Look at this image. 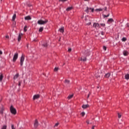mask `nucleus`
Returning <instances> with one entry per match:
<instances>
[{
	"label": "nucleus",
	"mask_w": 129,
	"mask_h": 129,
	"mask_svg": "<svg viewBox=\"0 0 129 129\" xmlns=\"http://www.w3.org/2000/svg\"><path fill=\"white\" fill-rule=\"evenodd\" d=\"M0 113L1 114H4V107H2L0 109Z\"/></svg>",
	"instance_id": "18"
},
{
	"label": "nucleus",
	"mask_w": 129,
	"mask_h": 129,
	"mask_svg": "<svg viewBox=\"0 0 129 129\" xmlns=\"http://www.w3.org/2000/svg\"><path fill=\"white\" fill-rule=\"evenodd\" d=\"M93 27L94 28H95V29H99V28H100L99 24L96 23H94Z\"/></svg>",
	"instance_id": "7"
},
{
	"label": "nucleus",
	"mask_w": 129,
	"mask_h": 129,
	"mask_svg": "<svg viewBox=\"0 0 129 129\" xmlns=\"http://www.w3.org/2000/svg\"><path fill=\"white\" fill-rule=\"evenodd\" d=\"M103 48L104 50V51H106V47L103 46Z\"/></svg>",
	"instance_id": "39"
},
{
	"label": "nucleus",
	"mask_w": 129,
	"mask_h": 129,
	"mask_svg": "<svg viewBox=\"0 0 129 129\" xmlns=\"http://www.w3.org/2000/svg\"><path fill=\"white\" fill-rule=\"evenodd\" d=\"M81 115L82 116H84V115H85V112H82L81 113Z\"/></svg>",
	"instance_id": "36"
},
{
	"label": "nucleus",
	"mask_w": 129,
	"mask_h": 129,
	"mask_svg": "<svg viewBox=\"0 0 129 129\" xmlns=\"http://www.w3.org/2000/svg\"><path fill=\"white\" fill-rule=\"evenodd\" d=\"M100 25L101 26V27H105V24L104 23H101Z\"/></svg>",
	"instance_id": "32"
},
{
	"label": "nucleus",
	"mask_w": 129,
	"mask_h": 129,
	"mask_svg": "<svg viewBox=\"0 0 129 129\" xmlns=\"http://www.w3.org/2000/svg\"><path fill=\"white\" fill-rule=\"evenodd\" d=\"M21 83H22V82H19L18 86L19 87L21 86Z\"/></svg>",
	"instance_id": "42"
},
{
	"label": "nucleus",
	"mask_w": 129,
	"mask_h": 129,
	"mask_svg": "<svg viewBox=\"0 0 129 129\" xmlns=\"http://www.w3.org/2000/svg\"><path fill=\"white\" fill-rule=\"evenodd\" d=\"M94 127H95V126H93L92 129H94Z\"/></svg>",
	"instance_id": "49"
},
{
	"label": "nucleus",
	"mask_w": 129,
	"mask_h": 129,
	"mask_svg": "<svg viewBox=\"0 0 129 129\" xmlns=\"http://www.w3.org/2000/svg\"><path fill=\"white\" fill-rule=\"evenodd\" d=\"M122 42H125V41H126V38L123 37L122 39Z\"/></svg>",
	"instance_id": "30"
},
{
	"label": "nucleus",
	"mask_w": 129,
	"mask_h": 129,
	"mask_svg": "<svg viewBox=\"0 0 129 129\" xmlns=\"http://www.w3.org/2000/svg\"><path fill=\"white\" fill-rule=\"evenodd\" d=\"M86 122H87V123L88 124H89V120H87V121H86Z\"/></svg>",
	"instance_id": "46"
},
{
	"label": "nucleus",
	"mask_w": 129,
	"mask_h": 129,
	"mask_svg": "<svg viewBox=\"0 0 129 129\" xmlns=\"http://www.w3.org/2000/svg\"><path fill=\"white\" fill-rule=\"evenodd\" d=\"M81 60L83 61L84 62H85V61H86V57H82L81 58Z\"/></svg>",
	"instance_id": "23"
},
{
	"label": "nucleus",
	"mask_w": 129,
	"mask_h": 129,
	"mask_svg": "<svg viewBox=\"0 0 129 129\" xmlns=\"http://www.w3.org/2000/svg\"><path fill=\"white\" fill-rule=\"evenodd\" d=\"M108 22H109V23H112L114 22V21L113 20V19H112V18H110L108 19Z\"/></svg>",
	"instance_id": "21"
},
{
	"label": "nucleus",
	"mask_w": 129,
	"mask_h": 129,
	"mask_svg": "<svg viewBox=\"0 0 129 129\" xmlns=\"http://www.w3.org/2000/svg\"><path fill=\"white\" fill-rule=\"evenodd\" d=\"M25 20H26V21H30L32 20V18H31V16H28L25 17Z\"/></svg>",
	"instance_id": "10"
},
{
	"label": "nucleus",
	"mask_w": 129,
	"mask_h": 129,
	"mask_svg": "<svg viewBox=\"0 0 129 129\" xmlns=\"http://www.w3.org/2000/svg\"><path fill=\"white\" fill-rule=\"evenodd\" d=\"M22 37H23V33H20L18 36V42H20L21 41V39H22Z\"/></svg>",
	"instance_id": "9"
},
{
	"label": "nucleus",
	"mask_w": 129,
	"mask_h": 129,
	"mask_svg": "<svg viewBox=\"0 0 129 129\" xmlns=\"http://www.w3.org/2000/svg\"><path fill=\"white\" fill-rule=\"evenodd\" d=\"M68 0H59V2H61L62 3H65V2H67Z\"/></svg>",
	"instance_id": "34"
},
{
	"label": "nucleus",
	"mask_w": 129,
	"mask_h": 129,
	"mask_svg": "<svg viewBox=\"0 0 129 129\" xmlns=\"http://www.w3.org/2000/svg\"><path fill=\"white\" fill-rule=\"evenodd\" d=\"M73 95H69L68 97V99H71V98H72L73 97Z\"/></svg>",
	"instance_id": "28"
},
{
	"label": "nucleus",
	"mask_w": 129,
	"mask_h": 129,
	"mask_svg": "<svg viewBox=\"0 0 129 129\" xmlns=\"http://www.w3.org/2000/svg\"><path fill=\"white\" fill-rule=\"evenodd\" d=\"M64 83L67 85H69V84H70V81H69L68 80H65Z\"/></svg>",
	"instance_id": "12"
},
{
	"label": "nucleus",
	"mask_w": 129,
	"mask_h": 129,
	"mask_svg": "<svg viewBox=\"0 0 129 129\" xmlns=\"http://www.w3.org/2000/svg\"><path fill=\"white\" fill-rule=\"evenodd\" d=\"M96 11H98V12H102V11H103V9H96Z\"/></svg>",
	"instance_id": "29"
},
{
	"label": "nucleus",
	"mask_w": 129,
	"mask_h": 129,
	"mask_svg": "<svg viewBox=\"0 0 129 129\" xmlns=\"http://www.w3.org/2000/svg\"><path fill=\"white\" fill-rule=\"evenodd\" d=\"M71 51H72V49L71 48H69L68 52H70Z\"/></svg>",
	"instance_id": "40"
},
{
	"label": "nucleus",
	"mask_w": 129,
	"mask_h": 129,
	"mask_svg": "<svg viewBox=\"0 0 129 129\" xmlns=\"http://www.w3.org/2000/svg\"><path fill=\"white\" fill-rule=\"evenodd\" d=\"M118 118H120V117H121V114H120L119 113H118Z\"/></svg>",
	"instance_id": "33"
},
{
	"label": "nucleus",
	"mask_w": 129,
	"mask_h": 129,
	"mask_svg": "<svg viewBox=\"0 0 129 129\" xmlns=\"http://www.w3.org/2000/svg\"><path fill=\"white\" fill-rule=\"evenodd\" d=\"M101 35H103V32H102L101 33Z\"/></svg>",
	"instance_id": "52"
},
{
	"label": "nucleus",
	"mask_w": 129,
	"mask_h": 129,
	"mask_svg": "<svg viewBox=\"0 0 129 129\" xmlns=\"http://www.w3.org/2000/svg\"><path fill=\"white\" fill-rule=\"evenodd\" d=\"M34 41L35 42H36V40H34Z\"/></svg>",
	"instance_id": "54"
},
{
	"label": "nucleus",
	"mask_w": 129,
	"mask_h": 129,
	"mask_svg": "<svg viewBox=\"0 0 129 129\" xmlns=\"http://www.w3.org/2000/svg\"><path fill=\"white\" fill-rule=\"evenodd\" d=\"M2 129H7V125H4Z\"/></svg>",
	"instance_id": "37"
},
{
	"label": "nucleus",
	"mask_w": 129,
	"mask_h": 129,
	"mask_svg": "<svg viewBox=\"0 0 129 129\" xmlns=\"http://www.w3.org/2000/svg\"><path fill=\"white\" fill-rule=\"evenodd\" d=\"M19 57V53H16L13 57V62H16V61H17V59H18Z\"/></svg>",
	"instance_id": "4"
},
{
	"label": "nucleus",
	"mask_w": 129,
	"mask_h": 129,
	"mask_svg": "<svg viewBox=\"0 0 129 129\" xmlns=\"http://www.w3.org/2000/svg\"><path fill=\"white\" fill-rule=\"evenodd\" d=\"M38 125H39V122L38 121V120L36 119L34 123V128H37Z\"/></svg>",
	"instance_id": "6"
},
{
	"label": "nucleus",
	"mask_w": 129,
	"mask_h": 129,
	"mask_svg": "<svg viewBox=\"0 0 129 129\" xmlns=\"http://www.w3.org/2000/svg\"><path fill=\"white\" fill-rule=\"evenodd\" d=\"M24 32H26L27 31V26H25L24 28Z\"/></svg>",
	"instance_id": "38"
},
{
	"label": "nucleus",
	"mask_w": 129,
	"mask_h": 129,
	"mask_svg": "<svg viewBox=\"0 0 129 129\" xmlns=\"http://www.w3.org/2000/svg\"><path fill=\"white\" fill-rule=\"evenodd\" d=\"M107 9V8H106V7H105V8H104L105 11H106Z\"/></svg>",
	"instance_id": "48"
},
{
	"label": "nucleus",
	"mask_w": 129,
	"mask_h": 129,
	"mask_svg": "<svg viewBox=\"0 0 129 129\" xmlns=\"http://www.w3.org/2000/svg\"><path fill=\"white\" fill-rule=\"evenodd\" d=\"M17 78H19V74H17L14 77V80H16Z\"/></svg>",
	"instance_id": "16"
},
{
	"label": "nucleus",
	"mask_w": 129,
	"mask_h": 129,
	"mask_svg": "<svg viewBox=\"0 0 129 129\" xmlns=\"http://www.w3.org/2000/svg\"><path fill=\"white\" fill-rule=\"evenodd\" d=\"M95 76L97 78H98V77H99V76H97V74H95Z\"/></svg>",
	"instance_id": "45"
},
{
	"label": "nucleus",
	"mask_w": 129,
	"mask_h": 129,
	"mask_svg": "<svg viewBox=\"0 0 129 129\" xmlns=\"http://www.w3.org/2000/svg\"><path fill=\"white\" fill-rule=\"evenodd\" d=\"M85 2H88V1H89V0H85Z\"/></svg>",
	"instance_id": "53"
},
{
	"label": "nucleus",
	"mask_w": 129,
	"mask_h": 129,
	"mask_svg": "<svg viewBox=\"0 0 129 129\" xmlns=\"http://www.w3.org/2000/svg\"><path fill=\"white\" fill-rule=\"evenodd\" d=\"M90 95V94H89L88 95V98H89V96Z\"/></svg>",
	"instance_id": "50"
},
{
	"label": "nucleus",
	"mask_w": 129,
	"mask_h": 129,
	"mask_svg": "<svg viewBox=\"0 0 129 129\" xmlns=\"http://www.w3.org/2000/svg\"><path fill=\"white\" fill-rule=\"evenodd\" d=\"M25 61V55H22L20 59V66H23L24 65V61Z\"/></svg>",
	"instance_id": "3"
},
{
	"label": "nucleus",
	"mask_w": 129,
	"mask_h": 129,
	"mask_svg": "<svg viewBox=\"0 0 129 129\" xmlns=\"http://www.w3.org/2000/svg\"><path fill=\"white\" fill-rule=\"evenodd\" d=\"M89 11H91V12L93 13V12H94V9L87 7V10H85L86 13H87L88 14L89 13Z\"/></svg>",
	"instance_id": "5"
},
{
	"label": "nucleus",
	"mask_w": 129,
	"mask_h": 129,
	"mask_svg": "<svg viewBox=\"0 0 129 129\" xmlns=\"http://www.w3.org/2000/svg\"><path fill=\"white\" fill-rule=\"evenodd\" d=\"M102 16H103V18H108V17H109V14H108L107 15L103 14Z\"/></svg>",
	"instance_id": "26"
},
{
	"label": "nucleus",
	"mask_w": 129,
	"mask_h": 129,
	"mask_svg": "<svg viewBox=\"0 0 129 129\" xmlns=\"http://www.w3.org/2000/svg\"><path fill=\"white\" fill-rule=\"evenodd\" d=\"M4 79V76L3 74H1L0 75V82H2L3 81V79Z\"/></svg>",
	"instance_id": "17"
},
{
	"label": "nucleus",
	"mask_w": 129,
	"mask_h": 129,
	"mask_svg": "<svg viewBox=\"0 0 129 129\" xmlns=\"http://www.w3.org/2000/svg\"><path fill=\"white\" fill-rule=\"evenodd\" d=\"M43 30H44V27H40V28H39V32H43Z\"/></svg>",
	"instance_id": "22"
},
{
	"label": "nucleus",
	"mask_w": 129,
	"mask_h": 129,
	"mask_svg": "<svg viewBox=\"0 0 129 129\" xmlns=\"http://www.w3.org/2000/svg\"><path fill=\"white\" fill-rule=\"evenodd\" d=\"M59 31L60 32V33H64V27H61L59 29Z\"/></svg>",
	"instance_id": "14"
},
{
	"label": "nucleus",
	"mask_w": 129,
	"mask_h": 129,
	"mask_svg": "<svg viewBox=\"0 0 129 129\" xmlns=\"http://www.w3.org/2000/svg\"><path fill=\"white\" fill-rule=\"evenodd\" d=\"M123 55H124V56H127V55H128V52L126 50H124L123 51Z\"/></svg>",
	"instance_id": "11"
},
{
	"label": "nucleus",
	"mask_w": 129,
	"mask_h": 129,
	"mask_svg": "<svg viewBox=\"0 0 129 129\" xmlns=\"http://www.w3.org/2000/svg\"><path fill=\"white\" fill-rule=\"evenodd\" d=\"M58 70H59V69L58 68H55L54 69V71L55 72H57V71H58Z\"/></svg>",
	"instance_id": "31"
},
{
	"label": "nucleus",
	"mask_w": 129,
	"mask_h": 129,
	"mask_svg": "<svg viewBox=\"0 0 129 129\" xmlns=\"http://www.w3.org/2000/svg\"><path fill=\"white\" fill-rule=\"evenodd\" d=\"M6 38H7V39H9V37L8 35H7V36H6Z\"/></svg>",
	"instance_id": "47"
},
{
	"label": "nucleus",
	"mask_w": 129,
	"mask_h": 129,
	"mask_svg": "<svg viewBox=\"0 0 129 129\" xmlns=\"http://www.w3.org/2000/svg\"><path fill=\"white\" fill-rule=\"evenodd\" d=\"M72 9H73V7H72L68 8L67 9V12H69L70 11H71V10H72Z\"/></svg>",
	"instance_id": "19"
},
{
	"label": "nucleus",
	"mask_w": 129,
	"mask_h": 129,
	"mask_svg": "<svg viewBox=\"0 0 129 129\" xmlns=\"http://www.w3.org/2000/svg\"><path fill=\"white\" fill-rule=\"evenodd\" d=\"M87 25H88L89 26L91 25V22H89V23H87Z\"/></svg>",
	"instance_id": "43"
},
{
	"label": "nucleus",
	"mask_w": 129,
	"mask_h": 129,
	"mask_svg": "<svg viewBox=\"0 0 129 129\" xmlns=\"http://www.w3.org/2000/svg\"><path fill=\"white\" fill-rule=\"evenodd\" d=\"M38 98H40V95L39 94L35 95L33 96V100H35V99H38Z\"/></svg>",
	"instance_id": "8"
},
{
	"label": "nucleus",
	"mask_w": 129,
	"mask_h": 129,
	"mask_svg": "<svg viewBox=\"0 0 129 129\" xmlns=\"http://www.w3.org/2000/svg\"><path fill=\"white\" fill-rule=\"evenodd\" d=\"M16 17H17V15L14 14L13 16L12 21H15V20H16Z\"/></svg>",
	"instance_id": "25"
},
{
	"label": "nucleus",
	"mask_w": 129,
	"mask_h": 129,
	"mask_svg": "<svg viewBox=\"0 0 129 129\" xmlns=\"http://www.w3.org/2000/svg\"><path fill=\"white\" fill-rule=\"evenodd\" d=\"M0 55H3V51L2 50H0Z\"/></svg>",
	"instance_id": "44"
},
{
	"label": "nucleus",
	"mask_w": 129,
	"mask_h": 129,
	"mask_svg": "<svg viewBox=\"0 0 129 129\" xmlns=\"http://www.w3.org/2000/svg\"><path fill=\"white\" fill-rule=\"evenodd\" d=\"M10 111L13 114H17V110L13 106L10 107Z\"/></svg>",
	"instance_id": "2"
},
{
	"label": "nucleus",
	"mask_w": 129,
	"mask_h": 129,
	"mask_svg": "<svg viewBox=\"0 0 129 129\" xmlns=\"http://www.w3.org/2000/svg\"><path fill=\"white\" fill-rule=\"evenodd\" d=\"M43 47H47L48 46V44H47V42H44V43L42 44Z\"/></svg>",
	"instance_id": "24"
},
{
	"label": "nucleus",
	"mask_w": 129,
	"mask_h": 129,
	"mask_svg": "<svg viewBox=\"0 0 129 129\" xmlns=\"http://www.w3.org/2000/svg\"><path fill=\"white\" fill-rule=\"evenodd\" d=\"M89 107V105L86 104V105H82V108L85 109V108H87Z\"/></svg>",
	"instance_id": "13"
},
{
	"label": "nucleus",
	"mask_w": 129,
	"mask_h": 129,
	"mask_svg": "<svg viewBox=\"0 0 129 129\" xmlns=\"http://www.w3.org/2000/svg\"><path fill=\"white\" fill-rule=\"evenodd\" d=\"M46 23H48V20H45L44 21H43L42 20H38L37 22V24L38 25H45Z\"/></svg>",
	"instance_id": "1"
},
{
	"label": "nucleus",
	"mask_w": 129,
	"mask_h": 129,
	"mask_svg": "<svg viewBox=\"0 0 129 129\" xmlns=\"http://www.w3.org/2000/svg\"><path fill=\"white\" fill-rule=\"evenodd\" d=\"M127 27H129V23H127Z\"/></svg>",
	"instance_id": "51"
},
{
	"label": "nucleus",
	"mask_w": 129,
	"mask_h": 129,
	"mask_svg": "<svg viewBox=\"0 0 129 129\" xmlns=\"http://www.w3.org/2000/svg\"><path fill=\"white\" fill-rule=\"evenodd\" d=\"M59 125V123H56L55 125L54 126H58Z\"/></svg>",
	"instance_id": "41"
},
{
	"label": "nucleus",
	"mask_w": 129,
	"mask_h": 129,
	"mask_svg": "<svg viewBox=\"0 0 129 129\" xmlns=\"http://www.w3.org/2000/svg\"><path fill=\"white\" fill-rule=\"evenodd\" d=\"M110 76V73H107L105 75V77L106 78H109V77Z\"/></svg>",
	"instance_id": "20"
},
{
	"label": "nucleus",
	"mask_w": 129,
	"mask_h": 129,
	"mask_svg": "<svg viewBox=\"0 0 129 129\" xmlns=\"http://www.w3.org/2000/svg\"><path fill=\"white\" fill-rule=\"evenodd\" d=\"M11 127H12V129H16V127H15V126L14 125V124L11 125Z\"/></svg>",
	"instance_id": "35"
},
{
	"label": "nucleus",
	"mask_w": 129,
	"mask_h": 129,
	"mask_svg": "<svg viewBox=\"0 0 129 129\" xmlns=\"http://www.w3.org/2000/svg\"><path fill=\"white\" fill-rule=\"evenodd\" d=\"M85 55H87V56H88L89 55V51H86L85 52Z\"/></svg>",
	"instance_id": "27"
},
{
	"label": "nucleus",
	"mask_w": 129,
	"mask_h": 129,
	"mask_svg": "<svg viewBox=\"0 0 129 129\" xmlns=\"http://www.w3.org/2000/svg\"><path fill=\"white\" fill-rule=\"evenodd\" d=\"M124 77H125V79H126V80H129V74H127L125 75Z\"/></svg>",
	"instance_id": "15"
}]
</instances>
